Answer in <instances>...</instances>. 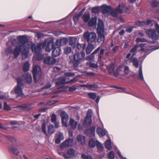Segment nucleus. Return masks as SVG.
I'll list each match as a JSON object with an SVG mask.
<instances>
[{
	"label": "nucleus",
	"instance_id": "obj_7",
	"mask_svg": "<svg viewBox=\"0 0 159 159\" xmlns=\"http://www.w3.org/2000/svg\"><path fill=\"white\" fill-rule=\"evenodd\" d=\"M96 37V34L95 33L88 31L85 32L83 35L84 40L89 43L93 42Z\"/></svg>",
	"mask_w": 159,
	"mask_h": 159
},
{
	"label": "nucleus",
	"instance_id": "obj_6",
	"mask_svg": "<svg viewBox=\"0 0 159 159\" xmlns=\"http://www.w3.org/2000/svg\"><path fill=\"white\" fill-rule=\"evenodd\" d=\"M17 85L14 88L15 93L17 94L16 98L19 96L23 97L24 94L22 93V89L23 88V84L21 79L18 78L17 79Z\"/></svg>",
	"mask_w": 159,
	"mask_h": 159
},
{
	"label": "nucleus",
	"instance_id": "obj_47",
	"mask_svg": "<svg viewBox=\"0 0 159 159\" xmlns=\"http://www.w3.org/2000/svg\"><path fill=\"white\" fill-rule=\"evenodd\" d=\"M138 47V46L137 45H136L134 47L130 50V52L133 53L132 56H134L135 55V52L137 50Z\"/></svg>",
	"mask_w": 159,
	"mask_h": 159
},
{
	"label": "nucleus",
	"instance_id": "obj_59",
	"mask_svg": "<svg viewBox=\"0 0 159 159\" xmlns=\"http://www.w3.org/2000/svg\"><path fill=\"white\" fill-rule=\"evenodd\" d=\"M11 43L13 46L15 47H16V46H18V40L17 39V40L16 39H13L11 40Z\"/></svg>",
	"mask_w": 159,
	"mask_h": 159
},
{
	"label": "nucleus",
	"instance_id": "obj_60",
	"mask_svg": "<svg viewBox=\"0 0 159 159\" xmlns=\"http://www.w3.org/2000/svg\"><path fill=\"white\" fill-rule=\"evenodd\" d=\"M46 123H45V122L44 123H43V124L42 125V131H43V132L44 133L45 135H47V133L46 131Z\"/></svg>",
	"mask_w": 159,
	"mask_h": 159
},
{
	"label": "nucleus",
	"instance_id": "obj_36",
	"mask_svg": "<svg viewBox=\"0 0 159 159\" xmlns=\"http://www.w3.org/2000/svg\"><path fill=\"white\" fill-rule=\"evenodd\" d=\"M85 22H87L90 18V15L89 13H84L82 16Z\"/></svg>",
	"mask_w": 159,
	"mask_h": 159
},
{
	"label": "nucleus",
	"instance_id": "obj_55",
	"mask_svg": "<svg viewBox=\"0 0 159 159\" xmlns=\"http://www.w3.org/2000/svg\"><path fill=\"white\" fill-rule=\"evenodd\" d=\"M3 109L7 111H9L11 109L10 107L7 104V102H5L4 103Z\"/></svg>",
	"mask_w": 159,
	"mask_h": 159
},
{
	"label": "nucleus",
	"instance_id": "obj_32",
	"mask_svg": "<svg viewBox=\"0 0 159 159\" xmlns=\"http://www.w3.org/2000/svg\"><path fill=\"white\" fill-rule=\"evenodd\" d=\"M86 63L90 67L95 69H98V66L97 64L93 63L91 61L87 62Z\"/></svg>",
	"mask_w": 159,
	"mask_h": 159
},
{
	"label": "nucleus",
	"instance_id": "obj_18",
	"mask_svg": "<svg viewBox=\"0 0 159 159\" xmlns=\"http://www.w3.org/2000/svg\"><path fill=\"white\" fill-rule=\"evenodd\" d=\"M100 49V47H98L94 51L91 53L90 55L86 57L85 58V60L89 61H93L94 58V55L97 53Z\"/></svg>",
	"mask_w": 159,
	"mask_h": 159
},
{
	"label": "nucleus",
	"instance_id": "obj_63",
	"mask_svg": "<svg viewBox=\"0 0 159 159\" xmlns=\"http://www.w3.org/2000/svg\"><path fill=\"white\" fill-rule=\"evenodd\" d=\"M129 69L128 66H125L124 67V72L125 75L129 74Z\"/></svg>",
	"mask_w": 159,
	"mask_h": 159
},
{
	"label": "nucleus",
	"instance_id": "obj_56",
	"mask_svg": "<svg viewBox=\"0 0 159 159\" xmlns=\"http://www.w3.org/2000/svg\"><path fill=\"white\" fill-rule=\"evenodd\" d=\"M135 41L139 43L141 42H148L147 39L144 38H137L136 39Z\"/></svg>",
	"mask_w": 159,
	"mask_h": 159
},
{
	"label": "nucleus",
	"instance_id": "obj_9",
	"mask_svg": "<svg viewBox=\"0 0 159 159\" xmlns=\"http://www.w3.org/2000/svg\"><path fill=\"white\" fill-rule=\"evenodd\" d=\"M41 68L38 65H35L33 67L32 73L34 82L36 83L41 75Z\"/></svg>",
	"mask_w": 159,
	"mask_h": 159
},
{
	"label": "nucleus",
	"instance_id": "obj_57",
	"mask_svg": "<svg viewBox=\"0 0 159 159\" xmlns=\"http://www.w3.org/2000/svg\"><path fill=\"white\" fill-rule=\"evenodd\" d=\"M71 48L70 47H67L64 49V51L65 53L68 54L71 53Z\"/></svg>",
	"mask_w": 159,
	"mask_h": 159
},
{
	"label": "nucleus",
	"instance_id": "obj_46",
	"mask_svg": "<svg viewBox=\"0 0 159 159\" xmlns=\"http://www.w3.org/2000/svg\"><path fill=\"white\" fill-rule=\"evenodd\" d=\"M100 11V8L98 7H94L93 8L92 12L93 13L97 14L99 13Z\"/></svg>",
	"mask_w": 159,
	"mask_h": 159
},
{
	"label": "nucleus",
	"instance_id": "obj_50",
	"mask_svg": "<svg viewBox=\"0 0 159 159\" xmlns=\"http://www.w3.org/2000/svg\"><path fill=\"white\" fill-rule=\"evenodd\" d=\"M12 52V47H10L7 48L5 50V53L7 54V55H8L10 54H11Z\"/></svg>",
	"mask_w": 159,
	"mask_h": 159
},
{
	"label": "nucleus",
	"instance_id": "obj_64",
	"mask_svg": "<svg viewBox=\"0 0 159 159\" xmlns=\"http://www.w3.org/2000/svg\"><path fill=\"white\" fill-rule=\"evenodd\" d=\"M81 157L84 159H93L92 157L91 156H86L84 154H82Z\"/></svg>",
	"mask_w": 159,
	"mask_h": 159
},
{
	"label": "nucleus",
	"instance_id": "obj_3",
	"mask_svg": "<svg viewBox=\"0 0 159 159\" xmlns=\"http://www.w3.org/2000/svg\"><path fill=\"white\" fill-rule=\"evenodd\" d=\"M156 29H149L147 30L146 34L149 38L153 40H157L158 39L159 34V25L157 23L155 24Z\"/></svg>",
	"mask_w": 159,
	"mask_h": 159
},
{
	"label": "nucleus",
	"instance_id": "obj_15",
	"mask_svg": "<svg viewBox=\"0 0 159 159\" xmlns=\"http://www.w3.org/2000/svg\"><path fill=\"white\" fill-rule=\"evenodd\" d=\"M75 154V151L72 148L69 149L67 151V153L63 155V157L65 159H68L71 157L74 156Z\"/></svg>",
	"mask_w": 159,
	"mask_h": 159
},
{
	"label": "nucleus",
	"instance_id": "obj_30",
	"mask_svg": "<svg viewBox=\"0 0 159 159\" xmlns=\"http://www.w3.org/2000/svg\"><path fill=\"white\" fill-rule=\"evenodd\" d=\"M105 148L108 150H110L112 148L110 139L107 140L105 143Z\"/></svg>",
	"mask_w": 159,
	"mask_h": 159
},
{
	"label": "nucleus",
	"instance_id": "obj_31",
	"mask_svg": "<svg viewBox=\"0 0 159 159\" xmlns=\"http://www.w3.org/2000/svg\"><path fill=\"white\" fill-rule=\"evenodd\" d=\"M97 132L100 136H103L106 134L105 131L100 127H98L97 128Z\"/></svg>",
	"mask_w": 159,
	"mask_h": 159
},
{
	"label": "nucleus",
	"instance_id": "obj_24",
	"mask_svg": "<svg viewBox=\"0 0 159 159\" xmlns=\"http://www.w3.org/2000/svg\"><path fill=\"white\" fill-rule=\"evenodd\" d=\"M95 48V46L94 44L92 43L88 44L86 50V54H89Z\"/></svg>",
	"mask_w": 159,
	"mask_h": 159
},
{
	"label": "nucleus",
	"instance_id": "obj_1",
	"mask_svg": "<svg viewBox=\"0 0 159 159\" xmlns=\"http://www.w3.org/2000/svg\"><path fill=\"white\" fill-rule=\"evenodd\" d=\"M18 46L16 47L13 53L15 57H17L21 52L22 59L23 60L28 57L30 45L28 39L25 36H20L17 37Z\"/></svg>",
	"mask_w": 159,
	"mask_h": 159
},
{
	"label": "nucleus",
	"instance_id": "obj_25",
	"mask_svg": "<svg viewBox=\"0 0 159 159\" xmlns=\"http://www.w3.org/2000/svg\"><path fill=\"white\" fill-rule=\"evenodd\" d=\"M77 124V122L73 119H70L69 124H68V126L70 125L71 129H74L76 128Z\"/></svg>",
	"mask_w": 159,
	"mask_h": 159
},
{
	"label": "nucleus",
	"instance_id": "obj_12",
	"mask_svg": "<svg viewBox=\"0 0 159 159\" xmlns=\"http://www.w3.org/2000/svg\"><path fill=\"white\" fill-rule=\"evenodd\" d=\"M60 115L61 118V121L63 125L65 127L68 126L67 121L68 119V116L67 113L64 111L61 112Z\"/></svg>",
	"mask_w": 159,
	"mask_h": 159
},
{
	"label": "nucleus",
	"instance_id": "obj_19",
	"mask_svg": "<svg viewBox=\"0 0 159 159\" xmlns=\"http://www.w3.org/2000/svg\"><path fill=\"white\" fill-rule=\"evenodd\" d=\"M52 56L54 57H57L59 55L61 54V48L60 47L57 46L52 48Z\"/></svg>",
	"mask_w": 159,
	"mask_h": 159
},
{
	"label": "nucleus",
	"instance_id": "obj_58",
	"mask_svg": "<svg viewBox=\"0 0 159 159\" xmlns=\"http://www.w3.org/2000/svg\"><path fill=\"white\" fill-rule=\"evenodd\" d=\"M104 50L103 49H101L99 52V53L98 55V60H101L102 58V55L104 54Z\"/></svg>",
	"mask_w": 159,
	"mask_h": 159
},
{
	"label": "nucleus",
	"instance_id": "obj_45",
	"mask_svg": "<svg viewBox=\"0 0 159 159\" xmlns=\"http://www.w3.org/2000/svg\"><path fill=\"white\" fill-rule=\"evenodd\" d=\"M96 143V142H95L93 139H91L89 140V144L90 147H94L95 146Z\"/></svg>",
	"mask_w": 159,
	"mask_h": 159
},
{
	"label": "nucleus",
	"instance_id": "obj_20",
	"mask_svg": "<svg viewBox=\"0 0 159 159\" xmlns=\"http://www.w3.org/2000/svg\"><path fill=\"white\" fill-rule=\"evenodd\" d=\"M111 7L106 5H103L101 8L102 11L104 14H107L110 15L111 11Z\"/></svg>",
	"mask_w": 159,
	"mask_h": 159
},
{
	"label": "nucleus",
	"instance_id": "obj_17",
	"mask_svg": "<svg viewBox=\"0 0 159 159\" xmlns=\"http://www.w3.org/2000/svg\"><path fill=\"white\" fill-rule=\"evenodd\" d=\"M95 130V128L93 126L91 127L90 128L85 130L84 132L85 134L92 137L94 136Z\"/></svg>",
	"mask_w": 159,
	"mask_h": 159
},
{
	"label": "nucleus",
	"instance_id": "obj_39",
	"mask_svg": "<svg viewBox=\"0 0 159 159\" xmlns=\"http://www.w3.org/2000/svg\"><path fill=\"white\" fill-rule=\"evenodd\" d=\"M96 144L98 150L101 152L102 151L103 149V147L102 144L98 140L96 141Z\"/></svg>",
	"mask_w": 159,
	"mask_h": 159
},
{
	"label": "nucleus",
	"instance_id": "obj_41",
	"mask_svg": "<svg viewBox=\"0 0 159 159\" xmlns=\"http://www.w3.org/2000/svg\"><path fill=\"white\" fill-rule=\"evenodd\" d=\"M132 62L133 65L136 68H138L139 66V62L138 60L135 57H133L132 58Z\"/></svg>",
	"mask_w": 159,
	"mask_h": 159
},
{
	"label": "nucleus",
	"instance_id": "obj_5",
	"mask_svg": "<svg viewBox=\"0 0 159 159\" xmlns=\"http://www.w3.org/2000/svg\"><path fill=\"white\" fill-rule=\"evenodd\" d=\"M30 48L31 47L32 51L36 54L40 53L42 52V49L46 47V43L43 42L40 44L36 45L32 43L29 42Z\"/></svg>",
	"mask_w": 159,
	"mask_h": 159
},
{
	"label": "nucleus",
	"instance_id": "obj_11",
	"mask_svg": "<svg viewBox=\"0 0 159 159\" xmlns=\"http://www.w3.org/2000/svg\"><path fill=\"white\" fill-rule=\"evenodd\" d=\"M57 82H56V87L59 90V91H61V89L62 88L64 87V84H67V81H66V78L65 76H62L58 78L57 80Z\"/></svg>",
	"mask_w": 159,
	"mask_h": 159
},
{
	"label": "nucleus",
	"instance_id": "obj_27",
	"mask_svg": "<svg viewBox=\"0 0 159 159\" xmlns=\"http://www.w3.org/2000/svg\"><path fill=\"white\" fill-rule=\"evenodd\" d=\"M97 17L95 16L92 18L88 23V26L89 27H92L95 25L97 24Z\"/></svg>",
	"mask_w": 159,
	"mask_h": 159
},
{
	"label": "nucleus",
	"instance_id": "obj_34",
	"mask_svg": "<svg viewBox=\"0 0 159 159\" xmlns=\"http://www.w3.org/2000/svg\"><path fill=\"white\" fill-rule=\"evenodd\" d=\"M30 64L28 61L26 62L23 65V70L24 72H25L28 71L30 68Z\"/></svg>",
	"mask_w": 159,
	"mask_h": 159
},
{
	"label": "nucleus",
	"instance_id": "obj_37",
	"mask_svg": "<svg viewBox=\"0 0 159 159\" xmlns=\"http://www.w3.org/2000/svg\"><path fill=\"white\" fill-rule=\"evenodd\" d=\"M115 68V64L114 63H111L110 65L107 67L108 71L110 73H112L114 70Z\"/></svg>",
	"mask_w": 159,
	"mask_h": 159
},
{
	"label": "nucleus",
	"instance_id": "obj_62",
	"mask_svg": "<svg viewBox=\"0 0 159 159\" xmlns=\"http://www.w3.org/2000/svg\"><path fill=\"white\" fill-rule=\"evenodd\" d=\"M57 120V116L54 113H53L52 115L51 118V121L52 122L54 123L56 122Z\"/></svg>",
	"mask_w": 159,
	"mask_h": 159
},
{
	"label": "nucleus",
	"instance_id": "obj_33",
	"mask_svg": "<svg viewBox=\"0 0 159 159\" xmlns=\"http://www.w3.org/2000/svg\"><path fill=\"white\" fill-rule=\"evenodd\" d=\"M133 56H131V54L130 53H129L127 55L126 58L125 59V61L126 62H131L132 61V58Z\"/></svg>",
	"mask_w": 159,
	"mask_h": 159
},
{
	"label": "nucleus",
	"instance_id": "obj_43",
	"mask_svg": "<svg viewBox=\"0 0 159 159\" xmlns=\"http://www.w3.org/2000/svg\"><path fill=\"white\" fill-rule=\"evenodd\" d=\"M81 15V13H79L75 16L73 17V20L75 24H76L78 22V20L79 19Z\"/></svg>",
	"mask_w": 159,
	"mask_h": 159
},
{
	"label": "nucleus",
	"instance_id": "obj_53",
	"mask_svg": "<svg viewBox=\"0 0 159 159\" xmlns=\"http://www.w3.org/2000/svg\"><path fill=\"white\" fill-rule=\"evenodd\" d=\"M136 25L139 26H141L145 25L144 21H141L140 20L137 21L135 22Z\"/></svg>",
	"mask_w": 159,
	"mask_h": 159
},
{
	"label": "nucleus",
	"instance_id": "obj_48",
	"mask_svg": "<svg viewBox=\"0 0 159 159\" xmlns=\"http://www.w3.org/2000/svg\"><path fill=\"white\" fill-rule=\"evenodd\" d=\"M115 155L113 151H111L107 155V157L108 159H114Z\"/></svg>",
	"mask_w": 159,
	"mask_h": 159
},
{
	"label": "nucleus",
	"instance_id": "obj_8",
	"mask_svg": "<svg viewBox=\"0 0 159 159\" xmlns=\"http://www.w3.org/2000/svg\"><path fill=\"white\" fill-rule=\"evenodd\" d=\"M128 9L124 4H119L118 7L116 8V10H111L110 15H111L113 17H116L117 15V12L119 13H122L123 11L126 12L127 11Z\"/></svg>",
	"mask_w": 159,
	"mask_h": 159
},
{
	"label": "nucleus",
	"instance_id": "obj_44",
	"mask_svg": "<svg viewBox=\"0 0 159 159\" xmlns=\"http://www.w3.org/2000/svg\"><path fill=\"white\" fill-rule=\"evenodd\" d=\"M122 67V66H119L116 69V71L114 72V75L115 77H116L118 76L119 73Z\"/></svg>",
	"mask_w": 159,
	"mask_h": 159
},
{
	"label": "nucleus",
	"instance_id": "obj_22",
	"mask_svg": "<svg viewBox=\"0 0 159 159\" xmlns=\"http://www.w3.org/2000/svg\"><path fill=\"white\" fill-rule=\"evenodd\" d=\"M55 46V44L52 41H49L47 43L45 50L46 52H49L52 49V48H54Z\"/></svg>",
	"mask_w": 159,
	"mask_h": 159
},
{
	"label": "nucleus",
	"instance_id": "obj_28",
	"mask_svg": "<svg viewBox=\"0 0 159 159\" xmlns=\"http://www.w3.org/2000/svg\"><path fill=\"white\" fill-rule=\"evenodd\" d=\"M77 139L79 142L82 144L85 143V138L84 136L80 135L77 136Z\"/></svg>",
	"mask_w": 159,
	"mask_h": 159
},
{
	"label": "nucleus",
	"instance_id": "obj_35",
	"mask_svg": "<svg viewBox=\"0 0 159 159\" xmlns=\"http://www.w3.org/2000/svg\"><path fill=\"white\" fill-rule=\"evenodd\" d=\"M9 149L11 152L16 155H18L19 153V152L18 150L14 147H10L9 148Z\"/></svg>",
	"mask_w": 159,
	"mask_h": 159
},
{
	"label": "nucleus",
	"instance_id": "obj_10",
	"mask_svg": "<svg viewBox=\"0 0 159 159\" xmlns=\"http://www.w3.org/2000/svg\"><path fill=\"white\" fill-rule=\"evenodd\" d=\"M92 113V110L91 109L88 110L83 123V126L84 127H88L91 125L92 122L91 119Z\"/></svg>",
	"mask_w": 159,
	"mask_h": 159
},
{
	"label": "nucleus",
	"instance_id": "obj_4",
	"mask_svg": "<svg viewBox=\"0 0 159 159\" xmlns=\"http://www.w3.org/2000/svg\"><path fill=\"white\" fill-rule=\"evenodd\" d=\"M85 56L84 52H76L74 55L73 60L72 61L74 67L76 68L78 66L80 61L84 58Z\"/></svg>",
	"mask_w": 159,
	"mask_h": 159
},
{
	"label": "nucleus",
	"instance_id": "obj_61",
	"mask_svg": "<svg viewBox=\"0 0 159 159\" xmlns=\"http://www.w3.org/2000/svg\"><path fill=\"white\" fill-rule=\"evenodd\" d=\"M134 28H135V27L133 26L126 27V29L125 30V31L129 32V33H130L132 32L133 29Z\"/></svg>",
	"mask_w": 159,
	"mask_h": 159
},
{
	"label": "nucleus",
	"instance_id": "obj_14",
	"mask_svg": "<svg viewBox=\"0 0 159 159\" xmlns=\"http://www.w3.org/2000/svg\"><path fill=\"white\" fill-rule=\"evenodd\" d=\"M73 145V139H68L63 142L61 145V148L72 146Z\"/></svg>",
	"mask_w": 159,
	"mask_h": 159
},
{
	"label": "nucleus",
	"instance_id": "obj_29",
	"mask_svg": "<svg viewBox=\"0 0 159 159\" xmlns=\"http://www.w3.org/2000/svg\"><path fill=\"white\" fill-rule=\"evenodd\" d=\"M114 87L117 89H120V90H119V92H120L125 93H127L130 94L132 95H133L134 96H135V95L134 94H132V93H130L128 91H127V90L126 89H125L124 88H122V87H118L116 86H115Z\"/></svg>",
	"mask_w": 159,
	"mask_h": 159
},
{
	"label": "nucleus",
	"instance_id": "obj_54",
	"mask_svg": "<svg viewBox=\"0 0 159 159\" xmlns=\"http://www.w3.org/2000/svg\"><path fill=\"white\" fill-rule=\"evenodd\" d=\"M56 137L60 139L61 140H63L64 139L63 134L60 132H58L57 134Z\"/></svg>",
	"mask_w": 159,
	"mask_h": 159
},
{
	"label": "nucleus",
	"instance_id": "obj_13",
	"mask_svg": "<svg viewBox=\"0 0 159 159\" xmlns=\"http://www.w3.org/2000/svg\"><path fill=\"white\" fill-rule=\"evenodd\" d=\"M43 60L44 63L48 65H52L56 62V59L52 57H46L43 58Z\"/></svg>",
	"mask_w": 159,
	"mask_h": 159
},
{
	"label": "nucleus",
	"instance_id": "obj_42",
	"mask_svg": "<svg viewBox=\"0 0 159 159\" xmlns=\"http://www.w3.org/2000/svg\"><path fill=\"white\" fill-rule=\"evenodd\" d=\"M35 58L37 60L40 61L43 58V55L41 53L37 54L35 56Z\"/></svg>",
	"mask_w": 159,
	"mask_h": 159
},
{
	"label": "nucleus",
	"instance_id": "obj_52",
	"mask_svg": "<svg viewBox=\"0 0 159 159\" xmlns=\"http://www.w3.org/2000/svg\"><path fill=\"white\" fill-rule=\"evenodd\" d=\"M77 48L79 50H83L85 49V46L84 44L77 43Z\"/></svg>",
	"mask_w": 159,
	"mask_h": 159
},
{
	"label": "nucleus",
	"instance_id": "obj_23",
	"mask_svg": "<svg viewBox=\"0 0 159 159\" xmlns=\"http://www.w3.org/2000/svg\"><path fill=\"white\" fill-rule=\"evenodd\" d=\"M83 87H86L91 90L94 91L98 88V85L96 84H84L82 86Z\"/></svg>",
	"mask_w": 159,
	"mask_h": 159
},
{
	"label": "nucleus",
	"instance_id": "obj_38",
	"mask_svg": "<svg viewBox=\"0 0 159 159\" xmlns=\"http://www.w3.org/2000/svg\"><path fill=\"white\" fill-rule=\"evenodd\" d=\"M55 129L53 126L52 125L49 126L48 128V134L51 135L54 133Z\"/></svg>",
	"mask_w": 159,
	"mask_h": 159
},
{
	"label": "nucleus",
	"instance_id": "obj_21",
	"mask_svg": "<svg viewBox=\"0 0 159 159\" xmlns=\"http://www.w3.org/2000/svg\"><path fill=\"white\" fill-rule=\"evenodd\" d=\"M22 78L23 81L28 84L30 83L32 81L31 75L29 74H25L23 75Z\"/></svg>",
	"mask_w": 159,
	"mask_h": 159
},
{
	"label": "nucleus",
	"instance_id": "obj_40",
	"mask_svg": "<svg viewBox=\"0 0 159 159\" xmlns=\"http://www.w3.org/2000/svg\"><path fill=\"white\" fill-rule=\"evenodd\" d=\"M3 136L5 138H6V139L12 143H14L16 142V139L13 137H11V136H7L4 135H3Z\"/></svg>",
	"mask_w": 159,
	"mask_h": 159
},
{
	"label": "nucleus",
	"instance_id": "obj_2",
	"mask_svg": "<svg viewBox=\"0 0 159 159\" xmlns=\"http://www.w3.org/2000/svg\"><path fill=\"white\" fill-rule=\"evenodd\" d=\"M97 31L98 34L97 42L102 44L105 39V31L103 22L100 19L98 21Z\"/></svg>",
	"mask_w": 159,
	"mask_h": 159
},
{
	"label": "nucleus",
	"instance_id": "obj_49",
	"mask_svg": "<svg viewBox=\"0 0 159 159\" xmlns=\"http://www.w3.org/2000/svg\"><path fill=\"white\" fill-rule=\"evenodd\" d=\"M89 98L92 99H94L97 97L96 94L94 93H88Z\"/></svg>",
	"mask_w": 159,
	"mask_h": 159
},
{
	"label": "nucleus",
	"instance_id": "obj_26",
	"mask_svg": "<svg viewBox=\"0 0 159 159\" xmlns=\"http://www.w3.org/2000/svg\"><path fill=\"white\" fill-rule=\"evenodd\" d=\"M137 76L138 80L144 81L143 75L142 65L140 66L139 67V72L137 75Z\"/></svg>",
	"mask_w": 159,
	"mask_h": 159
},
{
	"label": "nucleus",
	"instance_id": "obj_16",
	"mask_svg": "<svg viewBox=\"0 0 159 159\" xmlns=\"http://www.w3.org/2000/svg\"><path fill=\"white\" fill-rule=\"evenodd\" d=\"M68 41V38H65L57 40L55 43L57 46L60 47L63 45L66 44Z\"/></svg>",
	"mask_w": 159,
	"mask_h": 159
},
{
	"label": "nucleus",
	"instance_id": "obj_51",
	"mask_svg": "<svg viewBox=\"0 0 159 159\" xmlns=\"http://www.w3.org/2000/svg\"><path fill=\"white\" fill-rule=\"evenodd\" d=\"M33 105V103L25 104V110L30 111L31 110V108L30 107Z\"/></svg>",
	"mask_w": 159,
	"mask_h": 159
}]
</instances>
